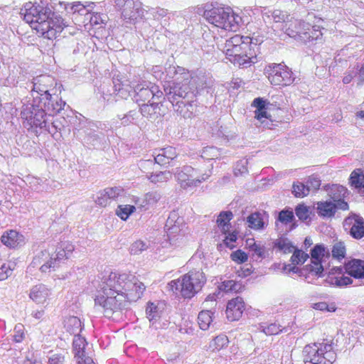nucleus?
Instances as JSON below:
<instances>
[{
	"label": "nucleus",
	"instance_id": "f257e3e1",
	"mask_svg": "<svg viewBox=\"0 0 364 364\" xmlns=\"http://www.w3.org/2000/svg\"><path fill=\"white\" fill-rule=\"evenodd\" d=\"M208 87L205 76L196 75L168 82L164 85V91L174 110L184 118H191L197 107V95Z\"/></svg>",
	"mask_w": 364,
	"mask_h": 364
},
{
	"label": "nucleus",
	"instance_id": "f03ea898",
	"mask_svg": "<svg viewBox=\"0 0 364 364\" xmlns=\"http://www.w3.org/2000/svg\"><path fill=\"white\" fill-rule=\"evenodd\" d=\"M20 15L32 28L49 40L56 38L68 26L67 22L53 11V6L45 1L26 3L21 9Z\"/></svg>",
	"mask_w": 364,
	"mask_h": 364
},
{
	"label": "nucleus",
	"instance_id": "7ed1b4c3",
	"mask_svg": "<svg viewBox=\"0 0 364 364\" xmlns=\"http://www.w3.org/2000/svg\"><path fill=\"white\" fill-rule=\"evenodd\" d=\"M136 284V279L132 274L111 272L100 284V290L95 299V309L105 316V310L107 307L105 306L103 300H107L109 297H116L119 294L135 293Z\"/></svg>",
	"mask_w": 364,
	"mask_h": 364
},
{
	"label": "nucleus",
	"instance_id": "20e7f679",
	"mask_svg": "<svg viewBox=\"0 0 364 364\" xmlns=\"http://www.w3.org/2000/svg\"><path fill=\"white\" fill-rule=\"evenodd\" d=\"M205 282L203 272L191 271L181 278L170 282L168 286L173 293L179 292L183 297L191 299L202 289Z\"/></svg>",
	"mask_w": 364,
	"mask_h": 364
},
{
	"label": "nucleus",
	"instance_id": "39448f33",
	"mask_svg": "<svg viewBox=\"0 0 364 364\" xmlns=\"http://www.w3.org/2000/svg\"><path fill=\"white\" fill-rule=\"evenodd\" d=\"M42 104L34 102L23 105L21 111L23 126L28 130L38 135L46 125V114L42 108Z\"/></svg>",
	"mask_w": 364,
	"mask_h": 364
},
{
	"label": "nucleus",
	"instance_id": "423d86ee",
	"mask_svg": "<svg viewBox=\"0 0 364 364\" xmlns=\"http://www.w3.org/2000/svg\"><path fill=\"white\" fill-rule=\"evenodd\" d=\"M302 353L304 364H333L336 360V353L331 344H308L304 348Z\"/></svg>",
	"mask_w": 364,
	"mask_h": 364
},
{
	"label": "nucleus",
	"instance_id": "0eeeda50",
	"mask_svg": "<svg viewBox=\"0 0 364 364\" xmlns=\"http://www.w3.org/2000/svg\"><path fill=\"white\" fill-rule=\"evenodd\" d=\"M136 287L135 293L119 294V296H116V297H109L107 300H103L105 306L107 307L105 310V317H112L114 314H118L122 310L127 309L131 301L140 299L145 289V286L136 279Z\"/></svg>",
	"mask_w": 364,
	"mask_h": 364
},
{
	"label": "nucleus",
	"instance_id": "6e6552de",
	"mask_svg": "<svg viewBox=\"0 0 364 364\" xmlns=\"http://www.w3.org/2000/svg\"><path fill=\"white\" fill-rule=\"evenodd\" d=\"M167 240L172 245H179L186 235V225L184 220L176 211L170 213L166 224Z\"/></svg>",
	"mask_w": 364,
	"mask_h": 364
},
{
	"label": "nucleus",
	"instance_id": "1a4fd4ad",
	"mask_svg": "<svg viewBox=\"0 0 364 364\" xmlns=\"http://www.w3.org/2000/svg\"><path fill=\"white\" fill-rule=\"evenodd\" d=\"M230 11V7L215 6L213 4L206 5L203 16L210 23L223 29H229L231 28V22L234 19L229 16Z\"/></svg>",
	"mask_w": 364,
	"mask_h": 364
},
{
	"label": "nucleus",
	"instance_id": "9d476101",
	"mask_svg": "<svg viewBox=\"0 0 364 364\" xmlns=\"http://www.w3.org/2000/svg\"><path fill=\"white\" fill-rule=\"evenodd\" d=\"M268 79L272 85L289 86L291 85L295 77L291 70L283 63H274L266 69Z\"/></svg>",
	"mask_w": 364,
	"mask_h": 364
},
{
	"label": "nucleus",
	"instance_id": "9b49d317",
	"mask_svg": "<svg viewBox=\"0 0 364 364\" xmlns=\"http://www.w3.org/2000/svg\"><path fill=\"white\" fill-rule=\"evenodd\" d=\"M196 174L197 171L190 166L176 168L174 172L176 178L183 188L197 186L203 181H206L210 176L211 171L209 170L208 173H203L200 177L195 178Z\"/></svg>",
	"mask_w": 364,
	"mask_h": 364
},
{
	"label": "nucleus",
	"instance_id": "f8f14e48",
	"mask_svg": "<svg viewBox=\"0 0 364 364\" xmlns=\"http://www.w3.org/2000/svg\"><path fill=\"white\" fill-rule=\"evenodd\" d=\"M116 8L122 10V16L127 23H134L143 16L141 4L139 0H114Z\"/></svg>",
	"mask_w": 364,
	"mask_h": 364
},
{
	"label": "nucleus",
	"instance_id": "ddd939ff",
	"mask_svg": "<svg viewBox=\"0 0 364 364\" xmlns=\"http://www.w3.org/2000/svg\"><path fill=\"white\" fill-rule=\"evenodd\" d=\"M107 126L101 122L87 123V127L84 130L85 133V140L87 144L92 145L95 149H101L106 142L105 134L98 129L105 130Z\"/></svg>",
	"mask_w": 364,
	"mask_h": 364
},
{
	"label": "nucleus",
	"instance_id": "4468645a",
	"mask_svg": "<svg viewBox=\"0 0 364 364\" xmlns=\"http://www.w3.org/2000/svg\"><path fill=\"white\" fill-rule=\"evenodd\" d=\"M34 102L42 104V108L45 109L46 115L53 116L59 113L65 105V102L63 101L56 95L50 93L44 95V97L34 96Z\"/></svg>",
	"mask_w": 364,
	"mask_h": 364
},
{
	"label": "nucleus",
	"instance_id": "2eb2a0df",
	"mask_svg": "<svg viewBox=\"0 0 364 364\" xmlns=\"http://www.w3.org/2000/svg\"><path fill=\"white\" fill-rule=\"evenodd\" d=\"M326 253V248L323 245L317 244L311 250V264L305 266V269L309 273H314L316 276L321 277L323 276L324 270L322 265V258Z\"/></svg>",
	"mask_w": 364,
	"mask_h": 364
},
{
	"label": "nucleus",
	"instance_id": "dca6fc26",
	"mask_svg": "<svg viewBox=\"0 0 364 364\" xmlns=\"http://www.w3.org/2000/svg\"><path fill=\"white\" fill-rule=\"evenodd\" d=\"M343 226L345 231L355 239H360L364 236V220L359 215L354 214L347 217Z\"/></svg>",
	"mask_w": 364,
	"mask_h": 364
},
{
	"label": "nucleus",
	"instance_id": "f3484780",
	"mask_svg": "<svg viewBox=\"0 0 364 364\" xmlns=\"http://www.w3.org/2000/svg\"><path fill=\"white\" fill-rule=\"evenodd\" d=\"M0 240L4 245L10 249H17L25 245V237L15 230H6Z\"/></svg>",
	"mask_w": 364,
	"mask_h": 364
},
{
	"label": "nucleus",
	"instance_id": "a211bd4d",
	"mask_svg": "<svg viewBox=\"0 0 364 364\" xmlns=\"http://www.w3.org/2000/svg\"><path fill=\"white\" fill-rule=\"evenodd\" d=\"M245 310V302L242 297L237 296L228 302L226 307V316L228 321L239 320Z\"/></svg>",
	"mask_w": 364,
	"mask_h": 364
},
{
	"label": "nucleus",
	"instance_id": "6ab92c4d",
	"mask_svg": "<svg viewBox=\"0 0 364 364\" xmlns=\"http://www.w3.org/2000/svg\"><path fill=\"white\" fill-rule=\"evenodd\" d=\"M70 255L67 254L65 249L63 250L58 247L56 252L50 255L49 260L41 265V271L42 272H48L51 269L55 271L60 266V263L68 259Z\"/></svg>",
	"mask_w": 364,
	"mask_h": 364
},
{
	"label": "nucleus",
	"instance_id": "aec40b11",
	"mask_svg": "<svg viewBox=\"0 0 364 364\" xmlns=\"http://www.w3.org/2000/svg\"><path fill=\"white\" fill-rule=\"evenodd\" d=\"M153 99V90L151 85L146 83L137 84L133 90V100L140 106L144 103L150 102Z\"/></svg>",
	"mask_w": 364,
	"mask_h": 364
},
{
	"label": "nucleus",
	"instance_id": "412c9836",
	"mask_svg": "<svg viewBox=\"0 0 364 364\" xmlns=\"http://www.w3.org/2000/svg\"><path fill=\"white\" fill-rule=\"evenodd\" d=\"M139 112L149 121H155L162 116L160 102H152L140 105Z\"/></svg>",
	"mask_w": 364,
	"mask_h": 364
},
{
	"label": "nucleus",
	"instance_id": "4be33fe9",
	"mask_svg": "<svg viewBox=\"0 0 364 364\" xmlns=\"http://www.w3.org/2000/svg\"><path fill=\"white\" fill-rule=\"evenodd\" d=\"M345 273L355 279H364V260L352 259L343 266Z\"/></svg>",
	"mask_w": 364,
	"mask_h": 364
},
{
	"label": "nucleus",
	"instance_id": "5701e85b",
	"mask_svg": "<svg viewBox=\"0 0 364 364\" xmlns=\"http://www.w3.org/2000/svg\"><path fill=\"white\" fill-rule=\"evenodd\" d=\"M154 154L155 161L161 166L169 164L171 161L176 159L178 156L176 149L172 146L160 149L155 151Z\"/></svg>",
	"mask_w": 364,
	"mask_h": 364
},
{
	"label": "nucleus",
	"instance_id": "b1692460",
	"mask_svg": "<svg viewBox=\"0 0 364 364\" xmlns=\"http://www.w3.org/2000/svg\"><path fill=\"white\" fill-rule=\"evenodd\" d=\"M268 215L266 212H255L247 218L248 226L254 230H263L267 225Z\"/></svg>",
	"mask_w": 364,
	"mask_h": 364
},
{
	"label": "nucleus",
	"instance_id": "393cba45",
	"mask_svg": "<svg viewBox=\"0 0 364 364\" xmlns=\"http://www.w3.org/2000/svg\"><path fill=\"white\" fill-rule=\"evenodd\" d=\"M50 80V77L46 75H41L34 78L31 83L32 96L44 97V95L48 94L49 91L46 83Z\"/></svg>",
	"mask_w": 364,
	"mask_h": 364
},
{
	"label": "nucleus",
	"instance_id": "a878e982",
	"mask_svg": "<svg viewBox=\"0 0 364 364\" xmlns=\"http://www.w3.org/2000/svg\"><path fill=\"white\" fill-rule=\"evenodd\" d=\"M50 294V289L43 284H37L31 289L29 296L37 304H44Z\"/></svg>",
	"mask_w": 364,
	"mask_h": 364
},
{
	"label": "nucleus",
	"instance_id": "bb28decb",
	"mask_svg": "<svg viewBox=\"0 0 364 364\" xmlns=\"http://www.w3.org/2000/svg\"><path fill=\"white\" fill-rule=\"evenodd\" d=\"M305 31V22L295 21L291 23L288 27L285 28V33L289 37L294 38L297 41L303 43V33Z\"/></svg>",
	"mask_w": 364,
	"mask_h": 364
},
{
	"label": "nucleus",
	"instance_id": "cd10ccee",
	"mask_svg": "<svg viewBox=\"0 0 364 364\" xmlns=\"http://www.w3.org/2000/svg\"><path fill=\"white\" fill-rule=\"evenodd\" d=\"M316 205V213L323 218L333 217L337 210L336 203L331 201H320Z\"/></svg>",
	"mask_w": 364,
	"mask_h": 364
},
{
	"label": "nucleus",
	"instance_id": "c85d7f7f",
	"mask_svg": "<svg viewBox=\"0 0 364 364\" xmlns=\"http://www.w3.org/2000/svg\"><path fill=\"white\" fill-rule=\"evenodd\" d=\"M233 214L230 210L222 211L218 216L216 223L218 227L223 234L230 231L231 224L230 221L232 219Z\"/></svg>",
	"mask_w": 364,
	"mask_h": 364
},
{
	"label": "nucleus",
	"instance_id": "c756f323",
	"mask_svg": "<svg viewBox=\"0 0 364 364\" xmlns=\"http://www.w3.org/2000/svg\"><path fill=\"white\" fill-rule=\"evenodd\" d=\"M113 83L116 95L124 99H127L129 96L133 97L134 88L132 89L130 85L124 83L119 79H114Z\"/></svg>",
	"mask_w": 364,
	"mask_h": 364
},
{
	"label": "nucleus",
	"instance_id": "7c9ffc66",
	"mask_svg": "<svg viewBox=\"0 0 364 364\" xmlns=\"http://www.w3.org/2000/svg\"><path fill=\"white\" fill-rule=\"evenodd\" d=\"M87 344V343L84 337L80 336H75L73 342V352L75 357L80 360L78 361L79 363L87 358L85 352V348Z\"/></svg>",
	"mask_w": 364,
	"mask_h": 364
},
{
	"label": "nucleus",
	"instance_id": "2f4dec72",
	"mask_svg": "<svg viewBox=\"0 0 364 364\" xmlns=\"http://www.w3.org/2000/svg\"><path fill=\"white\" fill-rule=\"evenodd\" d=\"M252 50L250 43H243L242 46H235L229 49H225L227 58H238L244 54L252 55Z\"/></svg>",
	"mask_w": 364,
	"mask_h": 364
},
{
	"label": "nucleus",
	"instance_id": "473e14b6",
	"mask_svg": "<svg viewBox=\"0 0 364 364\" xmlns=\"http://www.w3.org/2000/svg\"><path fill=\"white\" fill-rule=\"evenodd\" d=\"M93 4L92 2H86V4L83 7H80L81 10L78 11L76 16H73V18L77 20V17L84 16V20L82 21V23H87V21L90 23H97V17L93 16V13H92Z\"/></svg>",
	"mask_w": 364,
	"mask_h": 364
},
{
	"label": "nucleus",
	"instance_id": "72a5a7b5",
	"mask_svg": "<svg viewBox=\"0 0 364 364\" xmlns=\"http://www.w3.org/2000/svg\"><path fill=\"white\" fill-rule=\"evenodd\" d=\"M303 43H306L314 41H317L322 36V33L318 26H311L309 24L305 23V31L303 33Z\"/></svg>",
	"mask_w": 364,
	"mask_h": 364
},
{
	"label": "nucleus",
	"instance_id": "f704fd0d",
	"mask_svg": "<svg viewBox=\"0 0 364 364\" xmlns=\"http://www.w3.org/2000/svg\"><path fill=\"white\" fill-rule=\"evenodd\" d=\"M65 326L67 331L73 334L75 336H80L82 331V322L77 316H70L65 321Z\"/></svg>",
	"mask_w": 364,
	"mask_h": 364
},
{
	"label": "nucleus",
	"instance_id": "c9c22d12",
	"mask_svg": "<svg viewBox=\"0 0 364 364\" xmlns=\"http://www.w3.org/2000/svg\"><path fill=\"white\" fill-rule=\"evenodd\" d=\"M294 219L295 217L292 209L286 208L278 213L275 224L277 226L278 225V223H281L282 225H287L293 222Z\"/></svg>",
	"mask_w": 364,
	"mask_h": 364
},
{
	"label": "nucleus",
	"instance_id": "e433bc0d",
	"mask_svg": "<svg viewBox=\"0 0 364 364\" xmlns=\"http://www.w3.org/2000/svg\"><path fill=\"white\" fill-rule=\"evenodd\" d=\"M274 247L284 254L293 252L295 247L291 242L286 237H279L274 242Z\"/></svg>",
	"mask_w": 364,
	"mask_h": 364
},
{
	"label": "nucleus",
	"instance_id": "4c0bfd02",
	"mask_svg": "<svg viewBox=\"0 0 364 364\" xmlns=\"http://www.w3.org/2000/svg\"><path fill=\"white\" fill-rule=\"evenodd\" d=\"M344 268L339 267H333V270L337 273V279L336 280V287H346L349 284H351L353 283L352 277L345 276L344 272L345 270H343Z\"/></svg>",
	"mask_w": 364,
	"mask_h": 364
},
{
	"label": "nucleus",
	"instance_id": "58836bf2",
	"mask_svg": "<svg viewBox=\"0 0 364 364\" xmlns=\"http://www.w3.org/2000/svg\"><path fill=\"white\" fill-rule=\"evenodd\" d=\"M253 58H256V55L254 52H252V55L244 54V55L238 56V58H229V60L235 65L247 68L250 67L252 63H255V61L252 60Z\"/></svg>",
	"mask_w": 364,
	"mask_h": 364
},
{
	"label": "nucleus",
	"instance_id": "ea45409f",
	"mask_svg": "<svg viewBox=\"0 0 364 364\" xmlns=\"http://www.w3.org/2000/svg\"><path fill=\"white\" fill-rule=\"evenodd\" d=\"M349 182L356 189H361L364 186V173L361 169H355L350 173Z\"/></svg>",
	"mask_w": 364,
	"mask_h": 364
},
{
	"label": "nucleus",
	"instance_id": "a19ab883",
	"mask_svg": "<svg viewBox=\"0 0 364 364\" xmlns=\"http://www.w3.org/2000/svg\"><path fill=\"white\" fill-rule=\"evenodd\" d=\"M213 312L210 310L201 311L198 316V322L200 328L205 331L207 330L213 321Z\"/></svg>",
	"mask_w": 364,
	"mask_h": 364
},
{
	"label": "nucleus",
	"instance_id": "79ce46f5",
	"mask_svg": "<svg viewBox=\"0 0 364 364\" xmlns=\"http://www.w3.org/2000/svg\"><path fill=\"white\" fill-rule=\"evenodd\" d=\"M248 245L250 250L252 252V257L255 260H262L266 257L264 246L257 244L254 240H252V242L248 243Z\"/></svg>",
	"mask_w": 364,
	"mask_h": 364
},
{
	"label": "nucleus",
	"instance_id": "37998d69",
	"mask_svg": "<svg viewBox=\"0 0 364 364\" xmlns=\"http://www.w3.org/2000/svg\"><path fill=\"white\" fill-rule=\"evenodd\" d=\"M267 109H255V118L260 122V124L264 127L271 128L272 125V120L270 118L271 115L268 114Z\"/></svg>",
	"mask_w": 364,
	"mask_h": 364
},
{
	"label": "nucleus",
	"instance_id": "c03bdc74",
	"mask_svg": "<svg viewBox=\"0 0 364 364\" xmlns=\"http://www.w3.org/2000/svg\"><path fill=\"white\" fill-rule=\"evenodd\" d=\"M172 172L169 171H159L156 173H151L148 178L151 182L154 183H164L170 180L172 178Z\"/></svg>",
	"mask_w": 364,
	"mask_h": 364
},
{
	"label": "nucleus",
	"instance_id": "a18cd8bd",
	"mask_svg": "<svg viewBox=\"0 0 364 364\" xmlns=\"http://www.w3.org/2000/svg\"><path fill=\"white\" fill-rule=\"evenodd\" d=\"M229 343L228 338L226 335L220 334L216 336L210 343V348L213 350H220L226 347Z\"/></svg>",
	"mask_w": 364,
	"mask_h": 364
},
{
	"label": "nucleus",
	"instance_id": "49530a36",
	"mask_svg": "<svg viewBox=\"0 0 364 364\" xmlns=\"http://www.w3.org/2000/svg\"><path fill=\"white\" fill-rule=\"evenodd\" d=\"M150 247V242L149 241L136 240L133 242L130 247L129 252L132 255H139L143 251L146 250Z\"/></svg>",
	"mask_w": 364,
	"mask_h": 364
},
{
	"label": "nucleus",
	"instance_id": "de8ad7c7",
	"mask_svg": "<svg viewBox=\"0 0 364 364\" xmlns=\"http://www.w3.org/2000/svg\"><path fill=\"white\" fill-rule=\"evenodd\" d=\"M156 164H157V163L155 161L154 155L153 159H149L140 160L138 163V166L142 172L151 175V173H153V170Z\"/></svg>",
	"mask_w": 364,
	"mask_h": 364
},
{
	"label": "nucleus",
	"instance_id": "09e8293b",
	"mask_svg": "<svg viewBox=\"0 0 364 364\" xmlns=\"http://www.w3.org/2000/svg\"><path fill=\"white\" fill-rule=\"evenodd\" d=\"M282 326L276 323H272L269 324H263L261 326L262 331L266 335H277L283 331H287V328H281Z\"/></svg>",
	"mask_w": 364,
	"mask_h": 364
},
{
	"label": "nucleus",
	"instance_id": "8fccbe9b",
	"mask_svg": "<svg viewBox=\"0 0 364 364\" xmlns=\"http://www.w3.org/2000/svg\"><path fill=\"white\" fill-rule=\"evenodd\" d=\"M220 155V151L217 147L206 146L203 149L201 157L206 160H213L219 158Z\"/></svg>",
	"mask_w": 364,
	"mask_h": 364
},
{
	"label": "nucleus",
	"instance_id": "3c124183",
	"mask_svg": "<svg viewBox=\"0 0 364 364\" xmlns=\"http://www.w3.org/2000/svg\"><path fill=\"white\" fill-rule=\"evenodd\" d=\"M117 117L121 121V124L127 126L138 119L139 114L136 110H130L123 115L118 114Z\"/></svg>",
	"mask_w": 364,
	"mask_h": 364
},
{
	"label": "nucleus",
	"instance_id": "603ef678",
	"mask_svg": "<svg viewBox=\"0 0 364 364\" xmlns=\"http://www.w3.org/2000/svg\"><path fill=\"white\" fill-rule=\"evenodd\" d=\"M136 210L132 205H119L116 210V214L123 220H126L129 216Z\"/></svg>",
	"mask_w": 364,
	"mask_h": 364
},
{
	"label": "nucleus",
	"instance_id": "864d4df0",
	"mask_svg": "<svg viewBox=\"0 0 364 364\" xmlns=\"http://www.w3.org/2000/svg\"><path fill=\"white\" fill-rule=\"evenodd\" d=\"M309 258V255L304 251L296 248L291 257L293 264H301L304 263Z\"/></svg>",
	"mask_w": 364,
	"mask_h": 364
},
{
	"label": "nucleus",
	"instance_id": "5fc2aeb1",
	"mask_svg": "<svg viewBox=\"0 0 364 364\" xmlns=\"http://www.w3.org/2000/svg\"><path fill=\"white\" fill-rule=\"evenodd\" d=\"M292 188V193L296 197L303 198L309 193L306 184L299 181L294 182Z\"/></svg>",
	"mask_w": 364,
	"mask_h": 364
},
{
	"label": "nucleus",
	"instance_id": "6e6d98bb",
	"mask_svg": "<svg viewBox=\"0 0 364 364\" xmlns=\"http://www.w3.org/2000/svg\"><path fill=\"white\" fill-rule=\"evenodd\" d=\"M330 196L333 200H336L342 197H346L348 190L346 187L341 185H333L330 191Z\"/></svg>",
	"mask_w": 364,
	"mask_h": 364
},
{
	"label": "nucleus",
	"instance_id": "4d7b16f0",
	"mask_svg": "<svg viewBox=\"0 0 364 364\" xmlns=\"http://www.w3.org/2000/svg\"><path fill=\"white\" fill-rule=\"evenodd\" d=\"M49 259L50 253L46 250L41 251L33 257L31 265L33 267H37L38 266L41 267V265L49 260Z\"/></svg>",
	"mask_w": 364,
	"mask_h": 364
},
{
	"label": "nucleus",
	"instance_id": "13d9d810",
	"mask_svg": "<svg viewBox=\"0 0 364 364\" xmlns=\"http://www.w3.org/2000/svg\"><path fill=\"white\" fill-rule=\"evenodd\" d=\"M64 4V8L68 14H72L73 16H76L81 10L80 7H83L85 4H82L80 1H76L73 3H60Z\"/></svg>",
	"mask_w": 364,
	"mask_h": 364
},
{
	"label": "nucleus",
	"instance_id": "bf43d9fd",
	"mask_svg": "<svg viewBox=\"0 0 364 364\" xmlns=\"http://www.w3.org/2000/svg\"><path fill=\"white\" fill-rule=\"evenodd\" d=\"M309 208L304 204H299L295 208L296 215L302 221L309 218Z\"/></svg>",
	"mask_w": 364,
	"mask_h": 364
},
{
	"label": "nucleus",
	"instance_id": "052dcab7",
	"mask_svg": "<svg viewBox=\"0 0 364 364\" xmlns=\"http://www.w3.org/2000/svg\"><path fill=\"white\" fill-rule=\"evenodd\" d=\"M306 186L309 191H316L319 189L321 186V179L318 175L313 174L309 176L306 181Z\"/></svg>",
	"mask_w": 364,
	"mask_h": 364
},
{
	"label": "nucleus",
	"instance_id": "680f3d73",
	"mask_svg": "<svg viewBox=\"0 0 364 364\" xmlns=\"http://www.w3.org/2000/svg\"><path fill=\"white\" fill-rule=\"evenodd\" d=\"M333 257L341 259L345 257L346 248L342 242L336 243L332 249Z\"/></svg>",
	"mask_w": 364,
	"mask_h": 364
},
{
	"label": "nucleus",
	"instance_id": "e2e57ef3",
	"mask_svg": "<svg viewBox=\"0 0 364 364\" xmlns=\"http://www.w3.org/2000/svg\"><path fill=\"white\" fill-rule=\"evenodd\" d=\"M161 198V194L157 191L149 192L144 196V202L147 205H154L158 203Z\"/></svg>",
	"mask_w": 364,
	"mask_h": 364
},
{
	"label": "nucleus",
	"instance_id": "0e129e2a",
	"mask_svg": "<svg viewBox=\"0 0 364 364\" xmlns=\"http://www.w3.org/2000/svg\"><path fill=\"white\" fill-rule=\"evenodd\" d=\"M230 258L232 261L238 263L242 264L247 261L248 256L247 255L241 250H237L236 251L232 252L230 254Z\"/></svg>",
	"mask_w": 364,
	"mask_h": 364
},
{
	"label": "nucleus",
	"instance_id": "69168bd1",
	"mask_svg": "<svg viewBox=\"0 0 364 364\" xmlns=\"http://www.w3.org/2000/svg\"><path fill=\"white\" fill-rule=\"evenodd\" d=\"M242 36L236 35L228 41L225 43V48L229 49L235 46H242L243 43H250L249 41H245Z\"/></svg>",
	"mask_w": 364,
	"mask_h": 364
},
{
	"label": "nucleus",
	"instance_id": "338daca9",
	"mask_svg": "<svg viewBox=\"0 0 364 364\" xmlns=\"http://www.w3.org/2000/svg\"><path fill=\"white\" fill-rule=\"evenodd\" d=\"M150 14L155 20L159 21L166 17L168 12V10L164 8L156 7L149 9Z\"/></svg>",
	"mask_w": 364,
	"mask_h": 364
},
{
	"label": "nucleus",
	"instance_id": "774afa93",
	"mask_svg": "<svg viewBox=\"0 0 364 364\" xmlns=\"http://www.w3.org/2000/svg\"><path fill=\"white\" fill-rule=\"evenodd\" d=\"M103 192L109 199H115L123 192V189L121 187H112L105 188Z\"/></svg>",
	"mask_w": 364,
	"mask_h": 364
}]
</instances>
